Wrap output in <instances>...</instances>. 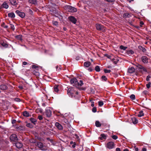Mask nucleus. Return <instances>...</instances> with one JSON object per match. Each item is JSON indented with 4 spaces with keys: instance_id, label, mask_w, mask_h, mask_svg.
Returning <instances> with one entry per match:
<instances>
[{
    "instance_id": "nucleus-11",
    "label": "nucleus",
    "mask_w": 151,
    "mask_h": 151,
    "mask_svg": "<svg viewBox=\"0 0 151 151\" xmlns=\"http://www.w3.org/2000/svg\"><path fill=\"white\" fill-rule=\"evenodd\" d=\"M55 125L57 128L60 130H62L63 129L62 126L58 122H56L55 123Z\"/></svg>"
},
{
    "instance_id": "nucleus-49",
    "label": "nucleus",
    "mask_w": 151,
    "mask_h": 151,
    "mask_svg": "<svg viewBox=\"0 0 151 151\" xmlns=\"http://www.w3.org/2000/svg\"><path fill=\"white\" fill-rule=\"evenodd\" d=\"M148 93V91H144L143 92V93L144 95H146Z\"/></svg>"
},
{
    "instance_id": "nucleus-9",
    "label": "nucleus",
    "mask_w": 151,
    "mask_h": 151,
    "mask_svg": "<svg viewBox=\"0 0 151 151\" xmlns=\"http://www.w3.org/2000/svg\"><path fill=\"white\" fill-rule=\"evenodd\" d=\"M15 12L22 18H23L25 16V14L24 13L21 12L19 10L16 11Z\"/></svg>"
},
{
    "instance_id": "nucleus-18",
    "label": "nucleus",
    "mask_w": 151,
    "mask_h": 151,
    "mask_svg": "<svg viewBox=\"0 0 151 151\" xmlns=\"http://www.w3.org/2000/svg\"><path fill=\"white\" fill-rule=\"evenodd\" d=\"M15 37L17 40L22 41V36L21 35H19L15 36Z\"/></svg>"
},
{
    "instance_id": "nucleus-40",
    "label": "nucleus",
    "mask_w": 151,
    "mask_h": 151,
    "mask_svg": "<svg viewBox=\"0 0 151 151\" xmlns=\"http://www.w3.org/2000/svg\"><path fill=\"white\" fill-rule=\"evenodd\" d=\"M104 72L105 73H109L111 72V70H107L106 69H104Z\"/></svg>"
},
{
    "instance_id": "nucleus-30",
    "label": "nucleus",
    "mask_w": 151,
    "mask_h": 151,
    "mask_svg": "<svg viewBox=\"0 0 151 151\" xmlns=\"http://www.w3.org/2000/svg\"><path fill=\"white\" fill-rule=\"evenodd\" d=\"M37 146L40 148H42L43 147V144L41 142H39L37 144Z\"/></svg>"
},
{
    "instance_id": "nucleus-34",
    "label": "nucleus",
    "mask_w": 151,
    "mask_h": 151,
    "mask_svg": "<svg viewBox=\"0 0 151 151\" xmlns=\"http://www.w3.org/2000/svg\"><path fill=\"white\" fill-rule=\"evenodd\" d=\"M127 48V47H124L122 45H121L120 46V48L124 50H125Z\"/></svg>"
},
{
    "instance_id": "nucleus-46",
    "label": "nucleus",
    "mask_w": 151,
    "mask_h": 151,
    "mask_svg": "<svg viewBox=\"0 0 151 151\" xmlns=\"http://www.w3.org/2000/svg\"><path fill=\"white\" fill-rule=\"evenodd\" d=\"M10 27H11V28L13 29V30H14L15 29V27H14V26L12 24H10Z\"/></svg>"
},
{
    "instance_id": "nucleus-45",
    "label": "nucleus",
    "mask_w": 151,
    "mask_h": 151,
    "mask_svg": "<svg viewBox=\"0 0 151 151\" xmlns=\"http://www.w3.org/2000/svg\"><path fill=\"white\" fill-rule=\"evenodd\" d=\"M63 122H64L65 123L67 124L68 122V121L67 120L65 119V118H63Z\"/></svg>"
},
{
    "instance_id": "nucleus-52",
    "label": "nucleus",
    "mask_w": 151,
    "mask_h": 151,
    "mask_svg": "<svg viewBox=\"0 0 151 151\" xmlns=\"http://www.w3.org/2000/svg\"><path fill=\"white\" fill-rule=\"evenodd\" d=\"M15 100L16 101L19 102L20 101V99L19 98H15Z\"/></svg>"
},
{
    "instance_id": "nucleus-44",
    "label": "nucleus",
    "mask_w": 151,
    "mask_h": 151,
    "mask_svg": "<svg viewBox=\"0 0 151 151\" xmlns=\"http://www.w3.org/2000/svg\"><path fill=\"white\" fill-rule=\"evenodd\" d=\"M53 24L55 26H57L58 25V23L57 22L54 21L53 22Z\"/></svg>"
},
{
    "instance_id": "nucleus-58",
    "label": "nucleus",
    "mask_w": 151,
    "mask_h": 151,
    "mask_svg": "<svg viewBox=\"0 0 151 151\" xmlns=\"http://www.w3.org/2000/svg\"><path fill=\"white\" fill-rule=\"evenodd\" d=\"M32 68H37V66L35 65H33L32 66Z\"/></svg>"
},
{
    "instance_id": "nucleus-55",
    "label": "nucleus",
    "mask_w": 151,
    "mask_h": 151,
    "mask_svg": "<svg viewBox=\"0 0 151 151\" xmlns=\"http://www.w3.org/2000/svg\"><path fill=\"white\" fill-rule=\"evenodd\" d=\"M23 65H26L27 64V63L26 62H23L22 63Z\"/></svg>"
},
{
    "instance_id": "nucleus-14",
    "label": "nucleus",
    "mask_w": 151,
    "mask_h": 151,
    "mask_svg": "<svg viewBox=\"0 0 151 151\" xmlns=\"http://www.w3.org/2000/svg\"><path fill=\"white\" fill-rule=\"evenodd\" d=\"M15 145L16 147L19 148H21L22 146V144L20 142H16Z\"/></svg>"
},
{
    "instance_id": "nucleus-1",
    "label": "nucleus",
    "mask_w": 151,
    "mask_h": 151,
    "mask_svg": "<svg viewBox=\"0 0 151 151\" xmlns=\"http://www.w3.org/2000/svg\"><path fill=\"white\" fill-rule=\"evenodd\" d=\"M76 88H70L68 89V94L70 96L72 97H77V96L78 94V92L76 91Z\"/></svg>"
},
{
    "instance_id": "nucleus-22",
    "label": "nucleus",
    "mask_w": 151,
    "mask_h": 151,
    "mask_svg": "<svg viewBox=\"0 0 151 151\" xmlns=\"http://www.w3.org/2000/svg\"><path fill=\"white\" fill-rule=\"evenodd\" d=\"M8 16L11 18H14L15 17L14 13L13 12H11L9 13L8 14Z\"/></svg>"
},
{
    "instance_id": "nucleus-26",
    "label": "nucleus",
    "mask_w": 151,
    "mask_h": 151,
    "mask_svg": "<svg viewBox=\"0 0 151 151\" xmlns=\"http://www.w3.org/2000/svg\"><path fill=\"white\" fill-rule=\"evenodd\" d=\"M23 115L24 116L28 117L29 116V113L27 111H24L23 112Z\"/></svg>"
},
{
    "instance_id": "nucleus-20",
    "label": "nucleus",
    "mask_w": 151,
    "mask_h": 151,
    "mask_svg": "<svg viewBox=\"0 0 151 151\" xmlns=\"http://www.w3.org/2000/svg\"><path fill=\"white\" fill-rule=\"evenodd\" d=\"M144 114L143 113V111L141 110L139 111V114H138L137 116L139 117H141L143 116Z\"/></svg>"
},
{
    "instance_id": "nucleus-35",
    "label": "nucleus",
    "mask_w": 151,
    "mask_h": 151,
    "mask_svg": "<svg viewBox=\"0 0 151 151\" xmlns=\"http://www.w3.org/2000/svg\"><path fill=\"white\" fill-rule=\"evenodd\" d=\"M151 83L150 82H148L146 85V87L147 88H149L151 86Z\"/></svg>"
},
{
    "instance_id": "nucleus-6",
    "label": "nucleus",
    "mask_w": 151,
    "mask_h": 151,
    "mask_svg": "<svg viewBox=\"0 0 151 151\" xmlns=\"http://www.w3.org/2000/svg\"><path fill=\"white\" fill-rule=\"evenodd\" d=\"M68 19L70 21L74 24L76 23L77 20L74 17L70 16L68 17Z\"/></svg>"
},
{
    "instance_id": "nucleus-36",
    "label": "nucleus",
    "mask_w": 151,
    "mask_h": 151,
    "mask_svg": "<svg viewBox=\"0 0 151 151\" xmlns=\"http://www.w3.org/2000/svg\"><path fill=\"white\" fill-rule=\"evenodd\" d=\"M129 14L127 13H124L123 14V17H128Z\"/></svg>"
},
{
    "instance_id": "nucleus-59",
    "label": "nucleus",
    "mask_w": 151,
    "mask_h": 151,
    "mask_svg": "<svg viewBox=\"0 0 151 151\" xmlns=\"http://www.w3.org/2000/svg\"><path fill=\"white\" fill-rule=\"evenodd\" d=\"M135 151H138L139 150L138 148L137 147L135 148Z\"/></svg>"
},
{
    "instance_id": "nucleus-56",
    "label": "nucleus",
    "mask_w": 151,
    "mask_h": 151,
    "mask_svg": "<svg viewBox=\"0 0 151 151\" xmlns=\"http://www.w3.org/2000/svg\"><path fill=\"white\" fill-rule=\"evenodd\" d=\"M16 120H13L12 121V124H14L16 122Z\"/></svg>"
},
{
    "instance_id": "nucleus-42",
    "label": "nucleus",
    "mask_w": 151,
    "mask_h": 151,
    "mask_svg": "<svg viewBox=\"0 0 151 151\" xmlns=\"http://www.w3.org/2000/svg\"><path fill=\"white\" fill-rule=\"evenodd\" d=\"M26 126L27 127H29L30 128H32V124H31L29 123H27L26 125Z\"/></svg>"
},
{
    "instance_id": "nucleus-27",
    "label": "nucleus",
    "mask_w": 151,
    "mask_h": 151,
    "mask_svg": "<svg viewBox=\"0 0 151 151\" xmlns=\"http://www.w3.org/2000/svg\"><path fill=\"white\" fill-rule=\"evenodd\" d=\"M10 1L13 5H15L17 4L16 0H10Z\"/></svg>"
},
{
    "instance_id": "nucleus-28",
    "label": "nucleus",
    "mask_w": 151,
    "mask_h": 151,
    "mask_svg": "<svg viewBox=\"0 0 151 151\" xmlns=\"http://www.w3.org/2000/svg\"><path fill=\"white\" fill-rule=\"evenodd\" d=\"M127 53L129 55H131L133 54L134 52L132 50H129L127 51Z\"/></svg>"
},
{
    "instance_id": "nucleus-53",
    "label": "nucleus",
    "mask_w": 151,
    "mask_h": 151,
    "mask_svg": "<svg viewBox=\"0 0 151 151\" xmlns=\"http://www.w3.org/2000/svg\"><path fill=\"white\" fill-rule=\"evenodd\" d=\"M116 151H121L120 149L119 148L117 147L116 149Z\"/></svg>"
},
{
    "instance_id": "nucleus-50",
    "label": "nucleus",
    "mask_w": 151,
    "mask_h": 151,
    "mask_svg": "<svg viewBox=\"0 0 151 151\" xmlns=\"http://www.w3.org/2000/svg\"><path fill=\"white\" fill-rule=\"evenodd\" d=\"M73 144L72 145V147L73 148H74L76 147V143L75 142H74Z\"/></svg>"
},
{
    "instance_id": "nucleus-8",
    "label": "nucleus",
    "mask_w": 151,
    "mask_h": 151,
    "mask_svg": "<svg viewBox=\"0 0 151 151\" xmlns=\"http://www.w3.org/2000/svg\"><path fill=\"white\" fill-rule=\"evenodd\" d=\"M141 60L144 63H147L148 62V58L145 56H143L141 58Z\"/></svg>"
},
{
    "instance_id": "nucleus-33",
    "label": "nucleus",
    "mask_w": 151,
    "mask_h": 151,
    "mask_svg": "<svg viewBox=\"0 0 151 151\" xmlns=\"http://www.w3.org/2000/svg\"><path fill=\"white\" fill-rule=\"evenodd\" d=\"M98 104L99 106L101 107L104 105V103L103 101H101L98 102Z\"/></svg>"
},
{
    "instance_id": "nucleus-29",
    "label": "nucleus",
    "mask_w": 151,
    "mask_h": 151,
    "mask_svg": "<svg viewBox=\"0 0 151 151\" xmlns=\"http://www.w3.org/2000/svg\"><path fill=\"white\" fill-rule=\"evenodd\" d=\"M96 126L98 127H99L101 126V124L98 121H96L95 122Z\"/></svg>"
},
{
    "instance_id": "nucleus-64",
    "label": "nucleus",
    "mask_w": 151,
    "mask_h": 151,
    "mask_svg": "<svg viewBox=\"0 0 151 151\" xmlns=\"http://www.w3.org/2000/svg\"><path fill=\"white\" fill-rule=\"evenodd\" d=\"M74 143V142L73 141H71L70 142V144H72Z\"/></svg>"
},
{
    "instance_id": "nucleus-2",
    "label": "nucleus",
    "mask_w": 151,
    "mask_h": 151,
    "mask_svg": "<svg viewBox=\"0 0 151 151\" xmlns=\"http://www.w3.org/2000/svg\"><path fill=\"white\" fill-rule=\"evenodd\" d=\"M70 82L71 84L73 85L76 87H78L79 86H81L83 85V81L81 80L79 82H78L77 79L76 78H73L70 80Z\"/></svg>"
},
{
    "instance_id": "nucleus-48",
    "label": "nucleus",
    "mask_w": 151,
    "mask_h": 151,
    "mask_svg": "<svg viewBox=\"0 0 151 151\" xmlns=\"http://www.w3.org/2000/svg\"><path fill=\"white\" fill-rule=\"evenodd\" d=\"M38 118L40 120H41L42 119V116L41 115H39L38 116Z\"/></svg>"
},
{
    "instance_id": "nucleus-51",
    "label": "nucleus",
    "mask_w": 151,
    "mask_h": 151,
    "mask_svg": "<svg viewBox=\"0 0 151 151\" xmlns=\"http://www.w3.org/2000/svg\"><path fill=\"white\" fill-rule=\"evenodd\" d=\"M142 151H147V149L145 148V147H144L142 148Z\"/></svg>"
},
{
    "instance_id": "nucleus-39",
    "label": "nucleus",
    "mask_w": 151,
    "mask_h": 151,
    "mask_svg": "<svg viewBox=\"0 0 151 151\" xmlns=\"http://www.w3.org/2000/svg\"><path fill=\"white\" fill-rule=\"evenodd\" d=\"M103 81H106L107 80V78L104 76H103L101 77Z\"/></svg>"
},
{
    "instance_id": "nucleus-19",
    "label": "nucleus",
    "mask_w": 151,
    "mask_h": 151,
    "mask_svg": "<svg viewBox=\"0 0 151 151\" xmlns=\"http://www.w3.org/2000/svg\"><path fill=\"white\" fill-rule=\"evenodd\" d=\"M46 112L47 116L50 117L51 116V112L50 110H47Z\"/></svg>"
},
{
    "instance_id": "nucleus-62",
    "label": "nucleus",
    "mask_w": 151,
    "mask_h": 151,
    "mask_svg": "<svg viewBox=\"0 0 151 151\" xmlns=\"http://www.w3.org/2000/svg\"><path fill=\"white\" fill-rule=\"evenodd\" d=\"M140 23L141 25H143L144 24V23L142 22H140Z\"/></svg>"
},
{
    "instance_id": "nucleus-32",
    "label": "nucleus",
    "mask_w": 151,
    "mask_h": 151,
    "mask_svg": "<svg viewBox=\"0 0 151 151\" xmlns=\"http://www.w3.org/2000/svg\"><path fill=\"white\" fill-rule=\"evenodd\" d=\"M95 70L97 72H99L100 70V67L99 66H97L96 67Z\"/></svg>"
},
{
    "instance_id": "nucleus-63",
    "label": "nucleus",
    "mask_w": 151,
    "mask_h": 151,
    "mask_svg": "<svg viewBox=\"0 0 151 151\" xmlns=\"http://www.w3.org/2000/svg\"><path fill=\"white\" fill-rule=\"evenodd\" d=\"M19 88H20L21 89H22L23 88V87L22 86H19Z\"/></svg>"
},
{
    "instance_id": "nucleus-61",
    "label": "nucleus",
    "mask_w": 151,
    "mask_h": 151,
    "mask_svg": "<svg viewBox=\"0 0 151 151\" xmlns=\"http://www.w3.org/2000/svg\"><path fill=\"white\" fill-rule=\"evenodd\" d=\"M134 0H130L129 1V3H131L132 1H134Z\"/></svg>"
},
{
    "instance_id": "nucleus-10",
    "label": "nucleus",
    "mask_w": 151,
    "mask_h": 151,
    "mask_svg": "<svg viewBox=\"0 0 151 151\" xmlns=\"http://www.w3.org/2000/svg\"><path fill=\"white\" fill-rule=\"evenodd\" d=\"M96 29L98 30H103L104 28V27L103 26L98 24H96Z\"/></svg>"
},
{
    "instance_id": "nucleus-3",
    "label": "nucleus",
    "mask_w": 151,
    "mask_h": 151,
    "mask_svg": "<svg viewBox=\"0 0 151 151\" xmlns=\"http://www.w3.org/2000/svg\"><path fill=\"white\" fill-rule=\"evenodd\" d=\"M64 9L70 12H75L77 11V9L76 8L70 6H64Z\"/></svg>"
},
{
    "instance_id": "nucleus-5",
    "label": "nucleus",
    "mask_w": 151,
    "mask_h": 151,
    "mask_svg": "<svg viewBox=\"0 0 151 151\" xmlns=\"http://www.w3.org/2000/svg\"><path fill=\"white\" fill-rule=\"evenodd\" d=\"M114 143L112 142H109L107 144L106 147L109 149H112L114 147Z\"/></svg>"
},
{
    "instance_id": "nucleus-41",
    "label": "nucleus",
    "mask_w": 151,
    "mask_h": 151,
    "mask_svg": "<svg viewBox=\"0 0 151 151\" xmlns=\"http://www.w3.org/2000/svg\"><path fill=\"white\" fill-rule=\"evenodd\" d=\"M111 137L114 139H116L118 138V137L116 135H114L111 136Z\"/></svg>"
},
{
    "instance_id": "nucleus-37",
    "label": "nucleus",
    "mask_w": 151,
    "mask_h": 151,
    "mask_svg": "<svg viewBox=\"0 0 151 151\" xmlns=\"http://www.w3.org/2000/svg\"><path fill=\"white\" fill-rule=\"evenodd\" d=\"M130 98L132 100H134L135 99V96L134 94H132L130 96Z\"/></svg>"
},
{
    "instance_id": "nucleus-25",
    "label": "nucleus",
    "mask_w": 151,
    "mask_h": 151,
    "mask_svg": "<svg viewBox=\"0 0 151 151\" xmlns=\"http://www.w3.org/2000/svg\"><path fill=\"white\" fill-rule=\"evenodd\" d=\"M29 2L32 4H37L36 0H29Z\"/></svg>"
},
{
    "instance_id": "nucleus-43",
    "label": "nucleus",
    "mask_w": 151,
    "mask_h": 151,
    "mask_svg": "<svg viewBox=\"0 0 151 151\" xmlns=\"http://www.w3.org/2000/svg\"><path fill=\"white\" fill-rule=\"evenodd\" d=\"M151 78V76L150 75H148L147 76L146 78V81H150V79Z\"/></svg>"
},
{
    "instance_id": "nucleus-4",
    "label": "nucleus",
    "mask_w": 151,
    "mask_h": 151,
    "mask_svg": "<svg viewBox=\"0 0 151 151\" xmlns=\"http://www.w3.org/2000/svg\"><path fill=\"white\" fill-rule=\"evenodd\" d=\"M10 138L11 141H16L18 140L17 136L15 134H12L10 137Z\"/></svg>"
},
{
    "instance_id": "nucleus-57",
    "label": "nucleus",
    "mask_w": 151,
    "mask_h": 151,
    "mask_svg": "<svg viewBox=\"0 0 151 151\" xmlns=\"http://www.w3.org/2000/svg\"><path fill=\"white\" fill-rule=\"evenodd\" d=\"M56 68L57 70H60V67H59L58 68V66H56Z\"/></svg>"
},
{
    "instance_id": "nucleus-24",
    "label": "nucleus",
    "mask_w": 151,
    "mask_h": 151,
    "mask_svg": "<svg viewBox=\"0 0 151 151\" xmlns=\"http://www.w3.org/2000/svg\"><path fill=\"white\" fill-rule=\"evenodd\" d=\"M100 138L101 140H103L106 139V137L105 134H102L100 135Z\"/></svg>"
},
{
    "instance_id": "nucleus-15",
    "label": "nucleus",
    "mask_w": 151,
    "mask_h": 151,
    "mask_svg": "<svg viewBox=\"0 0 151 151\" xmlns=\"http://www.w3.org/2000/svg\"><path fill=\"white\" fill-rule=\"evenodd\" d=\"M132 122L134 124H136L138 123L137 119L135 117H132L131 118Z\"/></svg>"
},
{
    "instance_id": "nucleus-13",
    "label": "nucleus",
    "mask_w": 151,
    "mask_h": 151,
    "mask_svg": "<svg viewBox=\"0 0 151 151\" xmlns=\"http://www.w3.org/2000/svg\"><path fill=\"white\" fill-rule=\"evenodd\" d=\"M135 70V68L133 67H130L128 69V73H134Z\"/></svg>"
},
{
    "instance_id": "nucleus-38",
    "label": "nucleus",
    "mask_w": 151,
    "mask_h": 151,
    "mask_svg": "<svg viewBox=\"0 0 151 151\" xmlns=\"http://www.w3.org/2000/svg\"><path fill=\"white\" fill-rule=\"evenodd\" d=\"M54 91L56 92H58L59 91V90L57 86H56L54 87Z\"/></svg>"
},
{
    "instance_id": "nucleus-7",
    "label": "nucleus",
    "mask_w": 151,
    "mask_h": 151,
    "mask_svg": "<svg viewBox=\"0 0 151 151\" xmlns=\"http://www.w3.org/2000/svg\"><path fill=\"white\" fill-rule=\"evenodd\" d=\"M137 67L139 69H140V70H141L140 71L142 72H147V71L146 68L141 65L138 64L137 66Z\"/></svg>"
},
{
    "instance_id": "nucleus-16",
    "label": "nucleus",
    "mask_w": 151,
    "mask_h": 151,
    "mask_svg": "<svg viewBox=\"0 0 151 151\" xmlns=\"http://www.w3.org/2000/svg\"><path fill=\"white\" fill-rule=\"evenodd\" d=\"M2 7L7 9L8 8L9 6L7 4L6 2H4L2 5Z\"/></svg>"
},
{
    "instance_id": "nucleus-31",
    "label": "nucleus",
    "mask_w": 151,
    "mask_h": 151,
    "mask_svg": "<svg viewBox=\"0 0 151 151\" xmlns=\"http://www.w3.org/2000/svg\"><path fill=\"white\" fill-rule=\"evenodd\" d=\"M139 48L142 50L143 52H145L146 51V49L142 46H139Z\"/></svg>"
},
{
    "instance_id": "nucleus-17",
    "label": "nucleus",
    "mask_w": 151,
    "mask_h": 151,
    "mask_svg": "<svg viewBox=\"0 0 151 151\" xmlns=\"http://www.w3.org/2000/svg\"><path fill=\"white\" fill-rule=\"evenodd\" d=\"M7 87L4 85H2L0 86V89L2 90H5L7 89Z\"/></svg>"
},
{
    "instance_id": "nucleus-54",
    "label": "nucleus",
    "mask_w": 151,
    "mask_h": 151,
    "mask_svg": "<svg viewBox=\"0 0 151 151\" xmlns=\"http://www.w3.org/2000/svg\"><path fill=\"white\" fill-rule=\"evenodd\" d=\"M94 106V102L93 101H92L91 102V106H92V107H93Z\"/></svg>"
},
{
    "instance_id": "nucleus-21",
    "label": "nucleus",
    "mask_w": 151,
    "mask_h": 151,
    "mask_svg": "<svg viewBox=\"0 0 151 151\" xmlns=\"http://www.w3.org/2000/svg\"><path fill=\"white\" fill-rule=\"evenodd\" d=\"M84 66L86 67H88L91 65V63L88 61L85 62L84 63Z\"/></svg>"
},
{
    "instance_id": "nucleus-12",
    "label": "nucleus",
    "mask_w": 151,
    "mask_h": 151,
    "mask_svg": "<svg viewBox=\"0 0 151 151\" xmlns=\"http://www.w3.org/2000/svg\"><path fill=\"white\" fill-rule=\"evenodd\" d=\"M111 60L115 64H116L118 61L119 60V58L117 57H115L114 58H111Z\"/></svg>"
},
{
    "instance_id": "nucleus-23",
    "label": "nucleus",
    "mask_w": 151,
    "mask_h": 151,
    "mask_svg": "<svg viewBox=\"0 0 151 151\" xmlns=\"http://www.w3.org/2000/svg\"><path fill=\"white\" fill-rule=\"evenodd\" d=\"M30 120L32 123L34 124H36V123L37 121V120L36 119H34L33 118H30Z\"/></svg>"
},
{
    "instance_id": "nucleus-60",
    "label": "nucleus",
    "mask_w": 151,
    "mask_h": 151,
    "mask_svg": "<svg viewBox=\"0 0 151 151\" xmlns=\"http://www.w3.org/2000/svg\"><path fill=\"white\" fill-rule=\"evenodd\" d=\"M123 151H129V150L127 149H124L123 150Z\"/></svg>"
},
{
    "instance_id": "nucleus-47",
    "label": "nucleus",
    "mask_w": 151,
    "mask_h": 151,
    "mask_svg": "<svg viewBox=\"0 0 151 151\" xmlns=\"http://www.w3.org/2000/svg\"><path fill=\"white\" fill-rule=\"evenodd\" d=\"M92 111L93 112H96V109L95 107H93L92 109Z\"/></svg>"
}]
</instances>
